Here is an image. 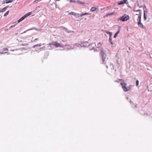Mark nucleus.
Instances as JSON below:
<instances>
[{
	"mask_svg": "<svg viewBox=\"0 0 152 152\" xmlns=\"http://www.w3.org/2000/svg\"><path fill=\"white\" fill-rule=\"evenodd\" d=\"M88 45L90 48V50H92L94 48L95 45L94 44H92L91 45H88L87 42H85L83 43H81V44L76 43L75 44H74L73 45H71L70 48H69V49H70L71 48L72 49H77V47L79 48L81 47H87Z\"/></svg>",
	"mask_w": 152,
	"mask_h": 152,
	"instance_id": "f257e3e1",
	"label": "nucleus"
},
{
	"mask_svg": "<svg viewBox=\"0 0 152 152\" xmlns=\"http://www.w3.org/2000/svg\"><path fill=\"white\" fill-rule=\"evenodd\" d=\"M103 49H102L100 52V54L103 63L104 64L107 63L108 61V58L107 57V56Z\"/></svg>",
	"mask_w": 152,
	"mask_h": 152,
	"instance_id": "f03ea898",
	"label": "nucleus"
},
{
	"mask_svg": "<svg viewBox=\"0 0 152 152\" xmlns=\"http://www.w3.org/2000/svg\"><path fill=\"white\" fill-rule=\"evenodd\" d=\"M121 82V87L123 90L125 92H126L128 91L130 89V87L128 86H126V84L122 80H119Z\"/></svg>",
	"mask_w": 152,
	"mask_h": 152,
	"instance_id": "7ed1b4c3",
	"label": "nucleus"
},
{
	"mask_svg": "<svg viewBox=\"0 0 152 152\" xmlns=\"http://www.w3.org/2000/svg\"><path fill=\"white\" fill-rule=\"evenodd\" d=\"M140 14H136V15L138 17V19L137 20L138 21V24L140 28H142L143 27V25L142 23H141V13L140 12H139Z\"/></svg>",
	"mask_w": 152,
	"mask_h": 152,
	"instance_id": "20e7f679",
	"label": "nucleus"
},
{
	"mask_svg": "<svg viewBox=\"0 0 152 152\" xmlns=\"http://www.w3.org/2000/svg\"><path fill=\"white\" fill-rule=\"evenodd\" d=\"M129 16L128 15L125 14L122 16L118 20L121 21H124L129 20Z\"/></svg>",
	"mask_w": 152,
	"mask_h": 152,
	"instance_id": "39448f33",
	"label": "nucleus"
},
{
	"mask_svg": "<svg viewBox=\"0 0 152 152\" xmlns=\"http://www.w3.org/2000/svg\"><path fill=\"white\" fill-rule=\"evenodd\" d=\"M49 45H54L56 48H63L64 47V45L63 44H60L56 42H52V43H50Z\"/></svg>",
	"mask_w": 152,
	"mask_h": 152,
	"instance_id": "423d86ee",
	"label": "nucleus"
},
{
	"mask_svg": "<svg viewBox=\"0 0 152 152\" xmlns=\"http://www.w3.org/2000/svg\"><path fill=\"white\" fill-rule=\"evenodd\" d=\"M60 28H63V29H64V31L65 32H67L68 33H71V32H73V31H68V30L67 28H65L64 27H63V26H61V27H60Z\"/></svg>",
	"mask_w": 152,
	"mask_h": 152,
	"instance_id": "0eeeda50",
	"label": "nucleus"
},
{
	"mask_svg": "<svg viewBox=\"0 0 152 152\" xmlns=\"http://www.w3.org/2000/svg\"><path fill=\"white\" fill-rule=\"evenodd\" d=\"M7 8V7H6L0 9V13L5 11Z\"/></svg>",
	"mask_w": 152,
	"mask_h": 152,
	"instance_id": "6e6552de",
	"label": "nucleus"
},
{
	"mask_svg": "<svg viewBox=\"0 0 152 152\" xmlns=\"http://www.w3.org/2000/svg\"><path fill=\"white\" fill-rule=\"evenodd\" d=\"M26 17L25 16V15H24L23 16V17H22L21 18H20L19 20L18 21V23H19V22H21V21H22V20H23L25 18H26Z\"/></svg>",
	"mask_w": 152,
	"mask_h": 152,
	"instance_id": "1a4fd4ad",
	"label": "nucleus"
},
{
	"mask_svg": "<svg viewBox=\"0 0 152 152\" xmlns=\"http://www.w3.org/2000/svg\"><path fill=\"white\" fill-rule=\"evenodd\" d=\"M105 32L107 34H109L110 36H112L113 34L112 32H109L107 31H106Z\"/></svg>",
	"mask_w": 152,
	"mask_h": 152,
	"instance_id": "9d476101",
	"label": "nucleus"
},
{
	"mask_svg": "<svg viewBox=\"0 0 152 152\" xmlns=\"http://www.w3.org/2000/svg\"><path fill=\"white\" fill-rule=\"evenodd\" d=\"M120 30H119L117 32L115 33V35H114V38H115L116 37H117L118 34L120 32Z\"/></svg>",
	"mask_w": 152,
	"mask_h": 152,
	"instance_id": "9b49d317",
	"label": "nucleus"
},
{
	"mask_svg": "<svg viewBox=\"0 0 152 152\" xmlns=\"http://www.w3.org/2000/svg\"><path fill=\"white\" fill-rule=\"evenodd\" d=\"M134 11L138 12L137 14H140L139 12H140V13H141V11L140 10H136L135 8L134 9Z\"/></svg>",
	"mask_w": 152,
	"mask_h": 152,
	"instance_id": "f8f14e48",
	"label": "nucleus"
},
{
	"mask_svg": "<svg viewBox=\"0 0 152 152\" xmlns=\"http://www.w3.org/2000/svg\"><path fill=\"white\" fill-rule=\"evenodd\" d=\"M127 0H123L122 1H121L120 3L119 4H124L127 1Z\"/></svg>",
	"mask_w": 152,
	"mask_h": 152,
	"instance_id": "ddd939ff",
	"label": "nucleus"
},
{
	"mask_svg": "<svg viewBox=\"0 0 152 152\" xmlns=\"http://www.w3.org/2000/svg\"><path fill=\"white\" fill-rule=\"evenodd\" d=\"M115 12H113L111 13H108L107 14L106 16L107 17L109 15H115Z\"/></svg>",
	"mask_w": 152,
	"mask_h": 152,
	"instance_id": "4468645a",
	"label": "nucleus"
},
{
	"mask_svg": "<svg viewBox=\"0 0 152 152\" xmlns=\"http://www.w3.org/2000/svg\"><path fill=\"white\" fill-rule=\"evenodd\" d=\"M96 10V8L95 7H92L91 10H90L91 11H92V12H93V11H95Z\"/></svg>",
	"mask_w": 152,
	"mask_h": 152,
	"instance_id": "2eb2a0df",
	"label": "nucleus"
},
{
	"mask_svg": "<svg viewBox=\"0 0 152 152\" xmlns=\"http://www.w3.org/2000/svg\"><path fill=\"white\" fill-rule=\"evenodd\" d=\"M31 12H29L27 13V14H26L24 15L25 16L26 18V17H27L29 15H30L31 14Z\"/></svg>",
	"mask_w": 152,
	"mask_h": 152,
	"instance_id": "dca6fc26",
	"label": "nucleus"
},
{
	"mask_svg": "<svg viewBox=\"0 0 152 152\" xmlns=\"http://www.w3.org/2000/svg\"><path fill=\"white\" fill-rule=\"evenodd\" d=\"M77 1V3H78L79 4H85L83 2H81L80 1Z\"/></svg>",
	"mask_w": 152,
	"mask_h": 152,
	"instance_id": "f3484780",
	"label": "nucleus"
},
{
	"mask_svg": "<svg viewBox=\"0 0 152 152\" xmlns=\"http://www.w3.org/2000/svg\"><path fill=\"white\" fill-rule=\"evenodd\" d=\"M80 15H81V14L76 13L75 15V16L76 17H79L80 16Z\"/></svg>",
	"mask_w": 152,
	"mask_h": 152,
	"instance_id": "a211bd4d",
	"label": "nucleus"
},
{
	"mask_svg": "<svg viewBox=\"0 0 152 152\" xmlns=\"http://www.w3.org/2000/svg\"><path fill=\"white\" fill-rule=\"evenodd\" d=\"M9 11H7L4 15V16H6L9 13Z\"/></svg>",
	"mask_w": 152,
	"mask_h": 152,
	"instance_id": "6ab92c4d",
	"label": "nucleus"
},
{
	"mask_svg": "<svg viewBox=\"0 0 152 152\" xmlns=\"http://www.w3.org/2000/svg\"><path fill=\"white\" fill-rule=\"evenodd\" d=\"M144 20H145L147 18L146 17V16H145V11L144 12Z\"/></svg>",
	"mask_w": 152,
	"mask_h": 152,
	"instance_id": "aec40b11",
	"label": "nucleus"
},
{
	"mask_svg": "<svg viewBox=\"0 0 152 152\" xmlns=\"http://www.w3.org/2000/svg\"><path fill=\"white\" fill-rule=\"evenodd\" d=\"M88 14V13H83L82 14H81L80 16H82L83 15H87Z\"/></svg>",
	"mask_w": 152,
	"mask_h": 152,
	"instance_id": "412c9836",
	"label": "nucleus"
},
{
	"mask_svg": "<svg viewBox=\"0 0 152 152\" xmlns=\"http://www.w3.org/2000/svg\"><path fill=\"white\" fill-rule=\"evenodd\" d=\"M36 47H39V45H38V44L35 45H34L33 46V48H35Z\"/></svg>",
	"mask_w": 152,
	"mask_h": 152,
	"instance_id": "4be33fe9",
	"label": "nucleus"
},
{
	"mask_svg": "<svg viewBox=\"0 0 152 152\" xmlns=\"http://www.w3.org/2000/svg\"><path fill=\"white\" fill-rule=\"evenodd\" d=\"M8 50V49L7 48H3V51H7Z\"/></svg>",
	"mask_w": 152,
	"mask_h": 152,
	"instance_id": "5701e85b",
	"label": "nucleus"
},
{
	"mask_svg": "<svg viewBox=\"0 0 152 152\" xmlns=\"http://www.w3.org/2000/svg\"><path fill=\"white\" fill-rule=\"evenodd\" d=\"M139 82L138 80H137L136 81V86H138L139 85Z\"/></svg>",
	"mask_w": 152,
	"mask_h": 152,
	"instance_id": "b1692460",
	"label": "nucleus"
},
{
	"mask_svg": "<svg viewBox=\"0 0 152 152\" xmlns=\"http://www.w3.org/2000/svg\"><path fill=\"white\" fill-rule=\"evenodd\" d=\"M15 25H12V26H10V27L9 28V29H11L12 28L14 27L15 26Z\"/></svg>",
	"mask_w": 152,
	"mask_h": 152,
	"instance_id": "393cba45",
	"label": "nucleus"
},
{
	"mask_svg": "<svg viewBox=\"0 0 152 152\" xmlns=\"http://www.w3.org/2000/svg\"><path fill=\"white\" fill-rule=\"evenodd\" d=\"M109 41L110 42L112 41V36H110L109 39Z\"/></svg>",
	"mask_w": 152,
	"mask_h": 152,
	"instance_id": "a878e982",
	"label": "nucleus"
},
{
	"mask_svg": "<svg viewBox=\"0 0 152 152\" xmlns=\"http://www.w3.org/2000/svg\"><path fill=\"white\" fill-rule=\"evenodd\" d=\"M69 1H70V2H73V3H77L76 1H75L70 0Z\"/></svg>",
	"mask_w": 152,
	"mask_h": 152,
	"instance_id": "bb28decb",
	"label": "nucleus"
},
{
	"mask_svg": "<svg viewBox=\"0 0 152 152\" xmlns=\"http://www.w3.org/2000/svg\"><path fill=\"white\" fill-rule=\"evenodd\" d=\"M101 45V43H99L97 45V47L99 48V47H100Z\"/></svg>",
	"mask_w": 152,
	"mask_h": 152,
	"instance_id": "cd10ccee",
	"label": "nucleus"
},
{
	"mask_svg": "<svg viewBox=\"0 0 152 152\" xmlns=\"http://www.w3.org/2000/svg\"><path fill=\"white\" fill-rule=\"evenodd\" d=\"M76 13L74 12H71V14L74 16H75Z\"/></svg>",
	"mask_w": 152,
	"mask_h": 152,
	"instance_id": "c85d7f7f",
	"label": "nucleus"
},
{
	"mask_svg": "<svg viewBox=\"0 0 152 152\" xmlns=\"http://www.w3.org/2000/svg\"><path fill=\"white\" fill-rule=\"evenodd\" d=\"M0 53L1 54H4V53H7V54H9V53L7 52H0Z\"/></svg>",
	"mask_w": 152,
	"mask_h": 152,
	"instance_id": "c756f323",
	"label": "nucleus"
},
{
	"mask_svg": "<svg viewBox=\"0 0 152 152\" xmlns=\"http://www.w3.org/2000/svg\"><path fill=\"white\" fill-rule=\"evenodd\" d=\"M120 79H118V80H115V81H114V82H117L118 83H121V81H120L119 80Z\"/></svg>",
	"mask_w": 152,
	"mask_h": 152,
	"instance_id": "7c9ffc66",
	"label": "nucleus"
},
{
	"mask_svg": "<svg viewBox=\"0 0 152 152\" xmlns=\"http://www.w3.org/2000/svg\"><path fill=\"white\" fill-rule=\"evenodd\" d=\"M44 48H45V47H42V48H39V49H40V50H41V49H44Z\"/></svg>",
	"mask_w": 152,
	"mask_h": 152,
	"instance_id": "2f4dec72",
	"label": "nucleus"
},
{
	"mask_svg": "<svg viewBox=\"0 0 152 152\" xmlns=\"http://www.w3.org/2000/svg\"><path fill=\"white\" fill-rule=\"evenodd\" d=\"M38 39L37 38H36L35 39H34V40L33 41L34 42L36 40H37Z\"/></svg>",
	"mask_w": 152,
	"mask_h": 152,
	"instance_id": "473e14b6",
	"label": "nucleus"
},
{
	"mask_svg": "<svg viewBox=\"0 0 152 152\" xmlns=\"http://www.w3.org/2000/svg\"><path fill=\"white\" fill-rule=\"evenodd\" d=\"M112 64H111V63H110L109 66H112Z\"/></svg>",
	"mask_w": 152,
	"mask_h": 152,
	"instance_id": "72a5a7b5",
	"label": "nucleus"
},
{
	"mask_svg": "<svg viewBox=\"0 0 152 152\" xmlns=\"http://www.w3.org/2000/svg\"><path fill=\"white\" fill-rule=\"evenodd\" d=\"M39 45V47H40L41 46V44H38Z\"/></svg>",
	"mask_w": 152,
	"mask_h": 152,
	"instance_id": "f704fd0d",
	"label": "nucleus"
},
{
	"mask_svg": "<svg viewBox=\"0 0 152 152\" xmlns=\"http://www.w3.org/2000/svg\"><path fill=\"white\" fill-rule=\"evenodd\" d=\"M110 43H111V44L112 45H113V43L112 41L111 42H110Z\"/></svg>",
	"mask_w": 152,
	"mask_h": 152,
	"instance_id": "c9c22d12",
	"label": "nucleus"
},
{
	"mask_svg": "<svg viewBox=\"0 0 152 152\" xmlns=\"http://www.w3.org/2000/svg\"><path fill=\"white\" fill-rule=\"evenodd\" d=\"M28 29V30H27L26 31H29V30H31V29Z\"/></svg>",
	"mask_w": 152,
	"mask_h": 152,
	"instance_id": "e433bc0d",
	"label": "nucleus"
},
{
	"mask_svg": "<svg viewBox=\"0 0 152 152\" xmlns=\"http://www.w3.org/2000/svg\"><path fill=\"white\" fill-rule=\"evenodd\" d=\"M69 15H72L71 12L69 13Z\"/></svg>",
	"mask_w": 152,
	"mask_h": 152,
	"instance_id": "4c0bfd02",
	"label": "nucleus"
},
{
	"mask_svg": "<svg viewBox=\"0 0 152 152\" xmlns=\"http://www.w3.org/2000/svg\"><path fill=\"white\" fill-rule=\"evenodd\" d=\"M106 67H107V68H108V65H106Z\"/></svg>",
	"mask_w": 152,
	"mask_h": 152,
	"instance_id": "58836bf2",
	"label": "nucleus"
},
{
	"mask_svg": "<svg viewBox=\"0 0 152 152\" xmlns=\"http://www.w3.org/2000/svg\"><path fill=\"white\" fill-rule=\"evenodd\" d=\"M129 102L131 103V100H130Z\"/></svg>",
	"mask_w": 152,
	"mask_h": 152,
	"instance_id": "ea45409f",
	"label": "nucleus"
},
{
	"mask_svg": "<svg viewBox=\"0 0 152 152\" xmlns=\"http://www.w3.org/2000/svg\"><path fill=\"white\" fill-rule=\"evenodd\" d=\"M60 28H61L62 30H64V29H63V28H60Z\"/></svg>",
	"mask_w": 152,
	"mask_h": 152,
	"instance_id": "a19ab883",
	"label": "nucleus"
},
{
	"mask_svg": "<svg viewBox=\"0 0 152 152\" xmlns=\"http://www.w3.org/2000/svg\"><path fill=\"white\" fill-rule=\"evenodd\" d=\"M60 0H56V1H59Z\"/></svg>",
	"mask_w": 152,
	"mask_h": 152,
	"instance_id": "79ce46f5",
	"label": "nucleus"
},
{
	"mask_svg": "<svg viewBox=\"0 0 152 152\" xmlns=\"http://www.w3.org/2000/svg\"><path fill=\"white\" fill-rule=\"evenodd\" d=\"M28 45V44H25V45Z\"/></svg>",
	"mask_w": 152,
	"mask_h": 152,
	"instance_id": "37998d69",
	"label": "nucleus"
},
{
	"mask_svg": "<svg viewBox=\"0 0 152 152\" xmlns=\"http://www.w3.org/2000/svg\"><path fill=\"white\" fill-rule=\"evenodd\" d=\"M42 45H44V43H43V44H42Z\"/></svg>",
	"mask_w": 152,
	"mask_h": 152,
	"instance_id": "c03bdc74",
	"label": "nucleus"
}]
</instances>
